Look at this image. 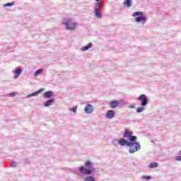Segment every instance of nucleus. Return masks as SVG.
<instances>
[{
    "label": "nucleus",
    "mask_w": 181,
    "mask_h": 181,
    "mask_svg": "<svg viewBox=\"0 0 181 181\" xmlns=\"http://www.w3.org/2000/svg\"><path fill=\"white\" fill-rule=\"evenodd\" d=\"M95 1H100V0H95Z\"/></svg>",
    "instance_id": "c85d7f7f"
},
{
    "label": "nucleus",
    "mask_w": 181,
    "mask_h": 181,
    "mask_svg": "<svg viewBox=\"0 0 181 181\" xmlns=\"http://www.w3.org/2000/svg\"><path fill=\"white\" fill-rule=\"evenodd\" d=\"M93 111H94V109L93 108V105H91L90 104H88L86 105L85 112H86V114H91Z\"/></svg>",
    "instance_id": "6e6552de"
},
{
    "label": "nucleus",
    "mask_w": 181,
    "mask_h": 181,
    "mask_svg": "<svg viewBox=\"0 0 181 181\" xmlns=\"http://www.w3.org/2000/svg\"><path fill=\"white\" fill-rule=\"evenodd\" d=\"M136 22H137V23H145L146 22V16H141L139 17L136 18Z\"/></svg>",
    "instance_id": "0eeeda50"
},
{
    "label": "nucleus",
    "mask_w": 181,
    "mask_h": 181,
    "mask_svg": "<svg viewBox=\"0 0 181 181\" xmlns=\"http://www.w3.org/2000/svg\"><path fill=\"white\" fill-rule=\"evenodd\" d=\"M129 148H130V153H135V152H137V151L141 149V145L138 142L134 141V143H132V141H130Z\"/></svg>",
    "instance_id": "f03ea898"
},
{
    "label": "nucleus",
    "mask_w": 181,
    "mask_h": 181,
    "mask_svg": "<svg viewBox=\"0 0 181 181\" xmlns=\"http://www.w3.org/2000/svg\"><path fill=\"white\" fill-rule=\"evenodd\" d=\"M106 115L109 119H112V118L115 117V113L114 112V110H108Z\"/></svg>",
    "instance_id": "9d476101"
},
{
    "label": "nucleus",
    "mask_w": 181,
    "mask_h": 181,
    "mask_svg": "<svg viewBox=\"0 0 181 181\" xmlns=\"http://www.w3.org/2000/svg\"><path fill=\"white\" fill-rule=\"evenodd\" d=\"M18 94L17 92H13L10 93V97H15Z\"/></svg>",
    "instance_id": "b1692460"
},
{
    "label": "nucleus",
    "mask_w": 181,
    "mask_h": 181,
    "mask_svg": "<svg viewBox=\"0 0 181 181\" xmlns=\"http://www.w3.org/2000/svg\"><path fill=\"white\" fill-rule=\"evenodd\" d=\"M42 91H45V88H41L40 90L37 91V92H34L33 94L29 95L28 97H32V95H37L38 94H40V93H42Z\"/></svg>",
    "instance_id": "dca6fc26"
},
{
    "label": "nucleus",
    "mask_w": 181,
    "mask_h": 181,
    "mask_svg": "<svg viewBox=\"0 0 181 181\" xmlns=\"http://www.w3.org/2000/svg\"><path fill=\"white\" fill-rule=\"evenodd\" d=\"M54 103V99H49L45 103V107H49V105H52Z\"/></svg>",
    "instance_id": "4468645a"
},
{
    "label": "nucleus",
    "mask_w": 181,
    "mask_h": 181,
    "mask_svg": "<svg viewBox=\"0 0 181 181\" xmlns=\"http://www.w3.org/2000/svg\"><path fill=\"white\" fill-rule=\"evenodd\" d=\"M110 105L111 108H117V107H118V105H119V102L112 101L110 103Z\"/></svg>",
    "instance_id": "f8f14e48"
},
{
    "label": "nucleus",
    "mask_w": 181,
    "mask_h": 181,
    "mask_svg": "<svg viewBox=\"0 0 181 181\" xmlns=\"http://www.w3.org/2000/svg\"><path fill=\"white\" fill-rule=\"evenodd\" d=\"M91 47H93V44L88 43L86 46L82 47V50H83V52H86V50H88V49Z\"/></svg>",
    "instance_id": "2eb2a0df"
},
{
    "label": "nucleus",
    "mask_w": 181,
    "mask_h": 181,
    "mask_svg": "<svg viewBox=\"0 0 181 181\" xmlns=\"http://www.w3.org/2000/svg\"><path fill=\"white\" fill-rule=\"evenodd\" d=\"M42 71H43V69L37 70L35 73V76H39V74H40V73H42Z\"/></svg>",
    "instance_id": "412c9836"
},
{
    "label": "nucleus",
    "mask_w": 181,
    "mask_h": 181,
    "mask_svg": "<svg viewBox=\"0 0 181 181\" xmlns=\"http://www.w3.org/2000/svg\"><path fill=\"white\" fill-rule=\"evenodd\" d=\"M133 132L129 131L128 129H126L124 133V138H129V141L131 142H135L137 139L136 136H132Z\"/></svg>",
    "instance_id": "7ed1b4c3"
},
{
    "label": "nucleus",
    "mask_w": 181,
    "mask_h": 181,
    "mask_svg": "<svg viewBox=\"0 0 181 181\" xmlns=\"http://www.w3.org/2000/svg\"><path fill=\"white\" fill-rule=\"evenodd\" d=\"M95 15L97 18H103V13H101V11H100V8H96L95 9Z\"/></svg>",
    "instance_id": "9b49d317"
},
{
    "label": "nucleus",
    "mask_w": 181,
    "mask_h": 181,
    "mask_svg": "<svg viewBox=\"0 0 181 181\" xmlns=\"http://www.w3.org/2000/svg\"><path fill=\"white\" fill-rule=\"evenodd\" d=\"M44 96L45 98H51L53 96V92L47 91L44 93Z\"/></svg>",
    "instance_id": "ddd939ff"
},
{
    "label": "nucleus",
    "mask_w": 181,
    "mask_h": 181,
    "mask_svg": "<svg viewBox=\"0 0 181 181\" xmlns=\"http://www.w3.org/2000/svg\"><path fill=\"white\" fill-rule=\"evenodd\" d=\"M70 111H73L74 113L77 112V106L71 108Z\"/></svg>",
    "instance_id": "5701e85b"
},
{
    "label": "nucleus",
    "mask_w": 181,
    "mask_h": 181,
    "mask_svg": "<svg viewBox=\"0 0 181 181\" xmlns=\"http://www.w3.org/2000/svg\"><path fill=\"white\" fill-rule=\"evenodd\" d=\"M13 73L14 74V78H18L22 74V70L19 67H16L13 71Z\"/></svg>",
    "instance_id": "423d86ee"
},
{
    "label": "nucleus",
    "mask_w": 181,
    "mask_h": 181,
    "mask_svg": "<svg viewBox=\"0 0 181 181\" xmlns=\"http://www.w3.org/2000/svg\"><path fill=\"white\" fill-rule=\"evenodd\" d=\"M63 25H65L66 26V30H74V29H76V27L77 26V24L76 23L64 22L63 23Z\"/></svg>",
    "instance_id": "39448f33"
},
{
    "label": "nucleus",
    "mask_w": 181,
    "mask_h": 181,
    "mask_svg": "<svg viewBox=\"0 0 181 181\" xmlns=\"http://www.w3.org/2000/svg\"><path fill=\"white\" fill-rule=\"evenodd\" d=\"M142 111H144V107H137L136 112H142Z\"/></svg>",
    "instance_id": "4be33fe9"
},
{
    "label": "nucleus",
    "mask_w": 181,
    "mask_h": 181,
    "mask_svg": "<svg viewBox=\"0 0 181 181\" xmlns=\"http://www.w3.org/2000/svg\"><path fill=\"white\" fill-rule=\"evenodd\" d=\"M143 14L144 13H142L141 11H137L136 13H134L133 16H142Z\"/></svg>",
    "instance_id": "aec40b11"
},
{
    "label": "nucleus",
    "mask_w": 181,
    "mask_h": 181,
    "mask_svg": "<svg viewBox=\"0 0 181 181\" xmlns=\"http://www.w3.org/2000/svg\"><path fill=\"white\" fill-rule=\"evenodd\" d=\"M124 6H127V8H129L131 5H132V3L131 2V0H127L126 1L124 2Z\"/></svg>",
    "instance_id": "a211bd4d"
},
{
    "label": "nucleus",
    "mask_w": 181,
    "mask_h": 181,
    "mask_svg": "<svg viewBox=\"0 0 181 181\" xmlns=\"http://www.w3.org/2000/svg\"><path fill=\"white\" fill-rule=\"evenodd\" d=\"M129 143H130V141H128L125 140V139H120L118 141V144L121 146H125V145H127V146H129Z\"/></svg>",
    "instance_id": "1a4fd4ad"
},
{
    "label": "nucleus",
    "mask_w": 181,
    "mask_h": 181,
    "mask_svg": "<svg viewBox=\"0 0 181 181\" xmlns=\"http://www.w3.org/2000/svg\"><path fill=\"white\" fill-rule=\"evenodd\" d=\"M143 179H146V180H149V179H151V176H144L143 177Z\"/></svg>",
    "instance_id": "bb28decb"
},
{
    "label": "nucleus",
    "mask_w": 181,
    "mask_h": 181,
    "mask_svg": "<svg viewBox=\"0 0 181 181\" xmlns=\"http://www.w3.org/2000/svg\"><path fill=\"white\" fill-rule=\"evenodd\" d=\"M139 101H141V107H146V105H148V98L145 95H140L139 98H137Z\"/></svg>",
    "instance_id": "20e7f679"
},
{
    "label": "nucleus",
    "mask_w": 181,
    "mask_h": 181,
    "mask_svg": "<svg viewBox=\"0 0 181 181\" xmlns=\"http://www.w3.org/2000/svg\"><path fill=\"white\" fill-rule=\"evenodd\" d=\"M85 181H95V178L93 176H89L85 179Z\"/></svg>",
    "instance_id": "6ab92c4d"
},
{
    "label": "nucleus",
    "mask_w": 181,
    "mask_h": 181,
    "mask_svg": "<svg viewBox=\"0 0 181 181\" xmlns=\"http://www.w3.org/2000/svg\"><path fill=\"white\" fill-rule=\"evenodd\" d=\"M175 160L180 161L181 160V156L176 157Z\"/></svg>",
    "instance_id": "cd10ccee"
},
{
    "label": "nucleus",
    "mask_w": 181,
    "mask_h": 181,
    "mask_svg": "<svg viewBox=\"0 0 181 181\" xmlns=\"http://www.w3.org/2000/svg\"><path fill=\"white\" fill-rule=\"evenodd\" d=\"M12 5H13V3H7L4 4V6H12Z\"/></svg>",
    "instance_id": "a878e982"
},
{
    "label": "nucleus",
    "mask_w": 181,
    "mask_h": 181,
    "mask_svg": "<svg viewBox=\"0 0 181 181\" xmlns=\"http://www.w3.org/2000/svg\"><path fill=\"white\" fill-rule=\"evenodd\" d=\"M16 163L15 162V161H13L12 163H11V166H12V168H16Z\"/></svg>",
    "instance_id": "393cba45"
},
{
    "label": "nucleus",
    "mask_w": 181,
    "mask_h": 181,
    "mask_svg": "<svg viewBox=\"0 0 181 181\" xmlns=\"http://www.w3.org/2000/svg\"><path fill=\"white\" fill-rule=\"evenodd\" d=\"M81 173L84 175H91L93 173V163H90L89 160L85 162V167L81 166L78 168Z\"/></svg>",
    "instance_id": "f257e3e1"
},
{
    "label": "nucleus",
    "mask_w": 181,
    "mask_h": 181,
    "mask_svg": "<svg viewBox=\"0 0 181 181\" xmlns=\"http://www.w3.org/2000/svg\"><path fill=\"white\" fill-rule=\"evenodd\" d=\"M148 168H150L151 169H155V168H158V163H150Z\"/></svg>",
    "instance_id": "f3484780"
}]
</instances>
